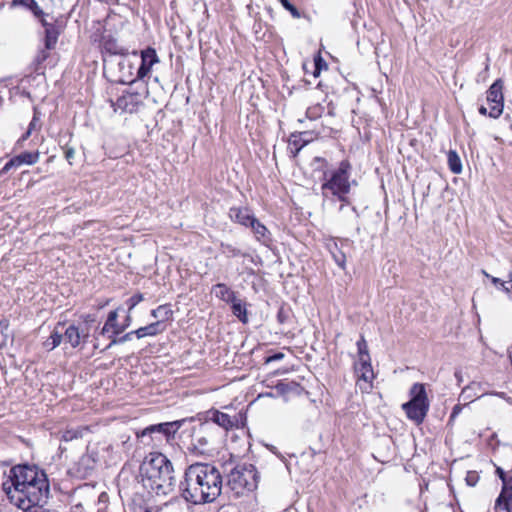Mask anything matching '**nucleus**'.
Masks as SVG:
<instances>
[{
	"label": "nucleus",
	"mask_w": 512,
	"mask_h": 512,
	"mask_svg": "<svg viewBox=\"0 0 512 512\" xmlns=\"http://www.w3.org/2000/svg\"><path fill=\"white\" fill-rule=\"evenodd\" d=\"M223 477L220 470L207 462H196L186 467L178 485L181 498L193 505L213 503L222 493Z\"/></svg>",
	"instance_id": "1"
},
{
	"label": "nucleus",
	"mask_w": 512,
	"mask_h": 512,
	"mask_svg": "<svg viewBox=\"0 0 512 512\" xmlns=\"http://www.w3.org/2000/svg\"><path fill=\"white\" fill-rule=\"evenodd\" d=\"M140 472L144 487L156 495H168L176 487L173 464L162 453L153 452L147 455Z\"/></svg>",
	"instance_id": "2"
},
{
	"label": "nucleus",
	"mask_w": 512,
	"mask_h": 512,
	"mask_svg": "<svg viewBox=\"0 0 512 512\" xmlns=\"http://www.w3.org/2000/svg\"><path fill=\"white\" fill-rule=\"evenodd\" d=\"M350 169L351 164L347 160L340 162L339 167L330 174L324 173V182L321 185V192L324 199L330 196L336 197L342 204L339 211H343L349 205L347 194L350 192Z\"/></svg>",
	"instance_id": "3"
},
{
	"label": "nucleus",
	"mask_w": 512,
	"mask_h": 512,
	"mask_svg": "<svg viewBox=\"0 0 512 512\" xmlns=\"http://www.w3.org/2000/svg\"><path fill=\"white\" fill-rule=\"evenodd\" d=\"M39 477L40 479L32 485L26 486L23 491L15 492V495L11 496V503L24 511L46 504L50 493L49 482L45 472L42 477Z\"/></svg>",
	"instance_id": "4"
},
{
	"label": "nucleus",
	"mask_w": 512,
	"mask_h": 512,
	"mask_svg": "<svg viewBox=\"0 0 512 512\" xmlns=\"http://www.w3.org/2000/svg\"><path fill=\"white\" fill-rule=\"evenodd\" d=\"M43 473L44 471L39 470L36 466L16 465L10 469L8 479L3 482V490L11 500V496H14L15 492L19 493L26 486L32 485L40 479L39 476H43Z\"/></svg>",
	"instance_id": "5"
},
{
	"label": "nucleus",
	"mask_w": 512,
	"mask_h": 512,
	"mask_svg": "<svg viewBox=\"0 0 512 512\" xmlns=\"http://www.w3.org/2000/svg\"><path fill=\"white\" fill-rule=\"evenodd\" d=\"M259 475L252 464L236 465L227 475V486L237 495L257 488Z\"/></svg>",
	"instance_id": "6"
},
{
	"label": "nucleus",
	"mask_w": 512,
	"mask_h": 512,
	"mask_svg": "<svg viewBox=\"0 0 512 512\" xmlns=\"http://www.w3.org/2000/svg\"><path fill=\"white\" fill-rule=\"evenodd\" d=\"M410 396L411 399L402 404V409L408 419L419 425L424 421L430 407L424 384L414 383L410 389Z\"/></svg>",
	"instance_id": "7"
},
{
	"label": "nucleus",
	"mask_w": 512,
	"mask_h": 512,
	"mask_svg": "<svg viewBox=\"0 0 512 512\" xmlns=\"http://www.w3.org/2000/svg\"><path fill=\"white\" fill-rule=\"evenodd\" d=\"M181 421L165 422L147 426L140 432H137V438L144 445L161 443L169 441L181 427Z\"/></svg>",
	"instance_id": "8"
},
{
	"label": "nucleus",
	"mask_w": 512,
	"mask_h": 512,
	"mask_svg": "<svg viewBox=\"0 0 512 512\" xmlns=\"http://www.w3.org/2000/svg\"><path fill=\"white\" fill-rule=\"evenodd\" d=\"M486 100L490 106L489 117L498 118L504 107L503 81L497 79L488 89Z\"/></svg>",
	"instance_id": "9"
},
{
	"label": "nucleus",
	"mask_w": 512,
	"mask_h": 512,
	"mask_svg": "<svg viewBox=\"0 0 512 512\" xmlns=\"http://www.w3.org/2000/svg\"><path fill=\"white\" fill-rule=\"evenodd\" d=\"M140 104V94L132 92H126L119 96L115 102H111V106L113 107L114 111H120L121 113L137 112Z\"/></svg>",
	"instance_id": "10"
},
{
	"label": "nucleus",
	"mask_w": 512,
	"mask_h": 512,
	"mask_svg": "<svg viewBox=\"0 0 512 512\" xmlns=\"http://www.w3.org/2000/svg\"><path fill=\"white\" fill-rule=\"evenodd\" d=\"M213 437L208 426H202L192 436V450L199 454H206L211 450Z\"/></svg>",
	"instance_id": "11"
},
{
	"label": "nucleus",
	"mask_w": 512,
	"mask_h": 512,
	"mask_svg": "<svg viewBox=\"0 0 512 512\" xmlns=\"http://www.w3.org/2000/svg\"><path fill=\"white\" fill-rule=\"evenodd\" d=\"M89 337L86 330L80 329L74 324L63 328V342L69 344L72 348L78 347L81 343H85Z\"/></svg>",
	"instance_id": "12"
},
{
	"label": "nucleus",
	"mask_w": 512,
	"mask_h": 512,
	"mask_svg": "<svg viewBox=\"0 0 512 512\" xmlns=\"http://www.w3.org/2000/svg\"><path fill=\"white\" fill-rule=\"evenodd\" d=\"M159 61L155 49L148 47L141 52V64L137 70L136 79L142 80L147 76L152 66Z\"/></svg>",
	"instance_id": "13"
},
{
	"label": "nucleus",
	"mask_w": 512,
	"mask_h": 512,
	"mask_svg": "<svg viewBox=\"0 0 512 512\" xmlns=\"http://www.w3.org/2000/svg\"><path fill=\"white\" fill-rule=\"evenodd\" d=\"M348 242H349L348 239H343V240H341V246H339V244L336 240L331 239L326 243V247L329 250V252L331 253L334 261L342 269L345 268V263H346V255L343 252L342 247L344 244H348Z\"/></svg>",
	"instance_id": "14"
},
{
	"label": "nucleus",
	"mask_w": 512,
	"mask_h": 512,
	"mask_svg": "<svg viewBox=\"0 0 512 512\" xmlns=\"http://www.w3.org/2000/svg\"><path fill=\"white\" fill-rule=\"evenodd\" d=\"M211 293L227 304H232L239 298L237 293L225 283H217L214 285L211 289Z\"/></svg>",
	"instance_id": "15"
},
{
	"label": "nucleus",
	"mask_w": 512,
	"mask_h": 512,
	"mask_svg": "<svg viewBox=\"0 0 512 512\" xmlns=\"http://www.w3.org/2000/svg\"><path fill=\"white\" fill-rule=\"evenodd\" d=\"M229 217L245 227H249L251 222L256 218L248 208L232 207L229 210Z\"/></svg>",
	"instance_id": "16"
},
{
	"label": "nucleus",
	"mask_w": 512,
	"mask_h": 512,
	"mask_svg": "<svg viewBox=\"0 0 512 512\" xmlns=\"http://www.w3.org/2000/svg\"><path fill=\"white\" fill-rule=\"evenodd\" d=\"M166 324H163L162 321H155L146 326L140 327L134 330L135 336L138 339L150 336L154 337L159 334H162L166 330Z\"/></svg>",
	"instance_id": "17"
},
{
	"label": "nucleus",
	"mask_w": 512,
	"mask_h": 512,
	"mask_svg": "<svg viewBox=\"0 0 512 512\" xmlns=\"http://www.w3.org/2000/svg\"><path fill=\"white\" fill-rule=\"evenodd\" d=\"M210 420L225 430H229L237 425L236 416H230L226 413L220 412L218 410H211L210 412Z\"/></svg>",
	"instance_id": "18"
},
{
	"label": "nucleus",
	"mask_w": 512,
	"mask_h": 512,
	"mask_svg": "<svg viewBox=\"0 0 512 512\" xmlns=\"http://www.w3.org/2000/svg\"><path fill=\"white\" fill-rule=\"evenodd\" d=\"M249 227L253 231L256 240L262 243L263 245L268 246L269 243L272 241L271 233L269 232L267 227L264 224H262L257 218H255L254 221L251 222V225Z\"/></svg>",
	"instance_id": "19"
},
{
	"label": "nucleus",
	"mask_w": 512,
	"mask_h": 512,
	"mask_svg": "<svg viewBox=\"0 0 512 512\" xmlns=\"http://www.w3.org/2000/svg\"><path fill=\"white\" fill-rule=\"evenodd\" d=\"M102 53H108L110 55H120L124 56L128 54V49L119 45L117 40L112 37H103L102 38Z\"/></svg>",
	"instance_id": "20"
},
{
	"label": "nucleus",
	"mask_w": 512,
	"mask_h": 512,
	"mask_svg": "<svg viewBox=\"0 0 512 512\" xmlns=\"http://www.w3.org/2000/svg\"><path fill=\"white\" fill-rule=\"evenodd\" d=\"M63 328L64 323H58L52 331L50 337L43 343V346L51 351L58 347L63 342Z\"/></svg>",
	"instance_id": "21"
},
{
	"label": "nucleus",
	"mask_w": 512,
	"mask_h": 512,
	"mask_svg": "<svg viewBox=\"0 0 512 512\" xmlns=\"http://www.w3.org/2000/svg\"><path fill=\"white\" fill-rule=\"evenodd\" d=\"M312 139V132L309 131L300 132L298 134H292L289 141L291 145L296 147L294 155L299 153V151L309 142H311Z\"/></svg>",
	"instance_id": "22"
},
{
	"label": "nucleus",
	"mask_w": 512,
	"mask_h": 512,
	"mask_svg": "<svg viewBox=\"0 0 512 512\" xmlns=\"http://www.w3.org/2000/svg\"><path fill=\"white\" fill-rule=\"evenodd\" d=\"M356 371L359 373V378L365 382H371L374 378L370 358L362 357V359H359V365L356 366Z\"/></svg>",
	"instance_id": "23"
},
{
	"label": "nucleus",
	"mask_w": 512,
	"mask_h": 512,
	"mask_svg": "<svg viewBox=\"0 0 512 512\" xmlns=\"http://www.w3.org/2000/svg\"><path fill=\"white\" fill-rule=\"evenodd\" d=\"M230 306L232 314L243 324H246L248 322L246 303L241 298H238L235 302L230 304Z\"/></svg>",
	"instance_id": "24"
},
{
	"label": "nucleus",
	"mask_w": 512,
	"mask_h": 512,
	"mask_svg": "<svg viewBox=\"0 0 512 512\" xmlns=\"http://www.w3.org/2000/svg\"><path fill=\"white\" fill-rule=\"evenodd\" d=\"M512 497V477L503 478V487L500 495L496 499V508H501L502 503Z\"/></svg>",
	"instance_id": "25"
},
{
	"label": "nucleus",
	"mask_w": 512,
	"mask_h": 512,
	"mask_svg": "<svg viewBox=\"0 0 512 512\" xmlns=\"http://www.w3.org/2000/svg\"><path fill=\"white\" fill-rule=\"evenodd\" d=\"M150 314L153 318L157 319V321H162V323L165 324L166 321L172 319L173 311L169 305L165 304L151 310Z\"/></svg>",
	"instance_id": "26"
},
{
	"label": "nucleus",
	"mask_w": 512,
	"mask_h": 512,
	"mask_svg": "<svg viewBox=\"0 0 512 512\" xmlns=\"http://www.w3.org/2000/svg\"><path fill=\"white\" fill-rule=\"evenodd\" d=\"M59 36V31L55 25L47 26L45 29V48L51 50L55 47Z\"/></svg>",
	"instance_id": "27"
},
{
	"label": "nucleus",
	"mask_w": 512,
	"mask_h": 512,
	"mask_svg": "<svg viewBox=\"0 0 512 512\" xmlns=\"http://www.w3.org/2000/svg\"><path fill=\"white\" fill-rule=\"evenodd\" d=\"M220 251L223 255H225L228 258H235V257H246L247 254L243 252L241 249L235 247L234 245L230 243H221L220 244Z\"/></svg>",
	"instance_id": "28"
},
{
	"label": "nucleus",
	"mask_w": 512,
	"mask_h": 512,
	"mask_svg": "<svg viewBox=\"0 0 512 512\" xmlns=\"http://www.w3.org/2000/svg\"><path fill=\"white\" fill-rule=\"evenodd\" d=\"M448 166L451 172L454 174H459L462 171V163L460 157L457 152L454 150H450L447 155Z\"/></svg>",
	"instance_id": "29"
},
{
	"label": "nucleus",
	"mask_w": 512,
	"mask_h": 512,
	"mask_svg": "<svg viewBox=\"0 0 512 512\" xmlns=\"http://www.w3.org/2000/svg\"><path fill=\"white\" fill-rule=\"evenodd\" d=\"M38 159V152H23L15 156V161L17 162L18 166H21L22 164L33 165L38 161Z\"/></svg>",
	"instance_id": "30"
},
{
	"label": "nucleus",
	"mask_w": 512,
	"mask_h": 512,
	"mask_svg": "<svg viewBox=\"0 0 512 512\" xmlns=\"http://www.w3.org/2000/svg\"><path fill=\"white\" fill-rule=\"evenodd\" d=\"M134 335H135L134 331H131V332L124 334L121 337H116V335H114L112 332L111 334L108 335V337L111 339V342L107 345V347L105 349H109L113 345L123 344L127 341H130Z\"/></svg>",
	"instance_id": "31"
},
{
	"label": "nucleus",
	"mask_w": 512,
	"mask_h": 512,
	"mask_svg": "<svg viewBox=\"0 0 512 512\" xmlns=\"http://www.w3.org/2000/svg\"><path fill=\"white\" fill-rule=\"evenodd\" d=\"M324 113V107L321 104H315L307 108L306 117L309 120H317Z\"/></svg>",
	"instance_id": "32"
},
{
	"label": "nucleus",
	"mask_w": 512,
	"mask_h": 512,
	"mask_svg": "<svg viewBox=\"0 0 512 512\" xmlns=\"http://www.w3.org/2000/svg\"><path fill=\"white\" fill-rule=\"evenodd\" d=\"M9 339V322L7 320L0 321V348L7 344Z\"/></svg>",
	"instance_id": "33"
},
{
	"label": "nucleus",
	"mask_w": 512,
	"mask_h": 512,
	"mask_svg": "<svg viewBox=\"0 0 512 512\" xmlns=\"http://www.w3.org/2000/svg\"><path fill=\"white\" fill-rule=\"evenodd\" d=\"M119 310H120V308H117V309H115L113 311H110L109 314H108L107 320H106V323H108V325H112L113 326V331H117L118 327L120 326L117 323V318H118Z\"/></svg>",
	"instance_id": "34"
},
{
	"label": "nucleus",
	"mask_w": 512,
	"mask_h": 512,
	"mask_svg": "<svg viewBox=\"0 0 512 512\" xmlns=\"http://www.w3.org/2000/svg\"><path fill=\"white\" fill-rule=\"evenodd\" d=\"M357 347H358L359 359H362V357L370 358V355L368 353L367 343L363 337H361V339L357 342Z\"/></svg>",
	"instance_id": "35"
},
{
	"label": "nucleus",
	"mask_w": 512,
	"mask_h": 512,
	"mask_svg": "<svg viewBox=\"0 0 512 512\" xmlns=\"http://www.w3.org/2000/svg\"><path fill=\"white\" fill-rule=\"evenodd\" d=\"M144 296L141 293L134 294L127 300L128 310L131 312L136 305L143 301Z\"/></svg>",
	"instance_id": "36"
},
{
	"label": "nucleus",
	"mask_w": 512,
	"mask_h": 512,
	"mask_svg": "<svg viewBox=\"0 0 512 512\" xmlns=\"http://www.w3.org/2000/svg\"><path fill=\"white\" fill-rule=\"evenodd\" d=\"M79 437H81V433L79 431L70 429L63 432L61 439L67 442Z\"/></svg>",
	"instance_id": "37"
},
{
	"label": "nucleus",
	"mask_w": 512,
	"mask_h": 512,
	"mask_svg": "<svg viewBox=\"0 0 512 512\" xmlns=\"http://www.w3.org/2000/svg\"><path fill=\"white\" fill-rule=\"evenodd\" d=\"M131 323H132V316H131V312L128 311L127 316L125 317L123 324H121L118 327L117 331H113V334L114 335H118V334L122 333L128 327H130Z\"/></svg>",
	"instance_id": "38"
},
{
	"label": "nucleus",
	"mask_w": 512,
	"mask_h": 512,
	"mask_svg": "<svg viewBox=\"0 0 512 512\" xmlns=\"http://www.w3.org/2000/svg\"><path fill=\"white\" fill-rule=\"evenodd\" d=\"M469 486H475L479 480V475L475 471H469L465 478Z\"/></svg>",
	"instance_id": "39"
},
{
	"label": "nucleus",
	"mask_w": 512,
	"mask_h": 512,
	"mask_svg": "<svg viewBox=\"0 0 512 512\" xmlns=\"http://www.w3.org/2000/svg\"><path fill=\"white\" fill-rule=\"evenodd\" d=\"M64 156L66 160L69 162V164H72V160L75 156V149L73 147H64Z\"/></svg>",
	"instance_id": "40"
},
{
	"label": "nucleus",
	"mask_w": 512,
	"mask_h": 512,
	"mask_svg": "<svg viewBox=\"0 0 512 512\" xmlns=\"http://www.w3.org/2000/svg\"><path fill=\"white\" fill-rule=\"evenodd\" d=\"M322 66H327L326 63L323 61V59L321 58V56L319 55L318 57L315 58V71H314V76L317 77L320 73V70L322 68Z\"/></svg>",
	"instance_id": "41"
},
{
	"label": "nucleus",
	"mask_w": 512,
	"mask_h": 512,
	"mask_svg": "<svg viewBox=\"0 0 512 512\" xmlns=\"http://www.w3.org/2000/svg\"><path fill=\"white\" fill-rule=\"evenodd\" d=\"M49 50H47L46 48L40 50V52L37 54L36 58H35V61L37 62V64H41L43 63L49 56V53H48Z\"/></svg>",
	"instance_id": "42"
},
{
	"label": "nucleus",
	"mask_w": 512,
	"mask_h": 512,
	"mask_svg": "<svg viewBox=\"0 0 512 512\" xmlns=\"http://www.w3.org/2000/svg\"><path fill=\"white\" fill-rule=\"evenodd\" d=\"M284 8L291 13L293 18L298 19L301 17L299 10L293 4L290 3Z\"/></svg>",
	"instance_id": "43"
},
{
	"label": "nucleus",
	"mask_w": 512,
	"mask_h": 512,
	"mask_svg": "<svg viewBox=\"0 0 512 512\" xmlns=\"http://www.w3.org/2000/svg\"><path fill=\"white\" fill-rule=\"evenodd\" d=\"M483 272V275L487 278H489L491 280V282L495 285V286H501V287H504V281H502L500 278H497V277H493L491 276L490 274H488L486 271H482Z\"/></svg>",
	"instance_id": "44"
},
{
	"label": "nucleus",
	"mask_w": 512,
	"mask_h": 512,
	"mask_svg": "<svg viewBox=\"0 0 512 512\" xmlns=\"http://www.w3.org/2000/svg\"><path fill=\"white\" fill-rule=\"evenodd\" d=\"M15 167H19L17 162L15 161V157L12 158L11 160H9L5 165L4 167L2 168L1 170V173H6L8 172L10 169L12 168H15Z\"/></svg>",
	"instance_id": "45"
},
{
	"label": "nucleus",
	"mask_w": 512,
	"mask_h": 512,
	"mask_svg": "<svg viewBox=\"0 0 512 512\" xmlns=\"http://www.w3.org/2000/svg\"><path fill=\"white\" fill-rule=\"evenodd\" d=\"M488 72H489V64L486 63L485 68L483 71H481L477 76V82H484L488 78Z\"/></svg>",
	"instance_id": "46"
},
{
	"label": "nucleus",
	"mask_w": 512,
	"mask_h": 512,
	"mask_svg": "<svg viewBox=\"0 0 512 512\" xmlns=\"http://www.w3.org/2000/svg\"><path fill=\"white\" fill-rule=\"evenodd\" d=\"M34 111H35L34 116H33L32 120L29 124V127H28V130H30V131L35 130L36 127L39 126V118L36 113L37 109L35 108Z\"/></svg>",
	"instance_id": "47"
},
{
	"label": "nucleus",
	"mask_w": 512,
	"mask_h": 512,
	"mask_svg": "<svg viewBox=\"0 0 512 512\" xmlns=\"http://www.w3.org/2000/svg\"><path fill=\"white\" fill-rule=\"evenodd\" d=\"M284 358V354L281 353V352H278V353H275L269 357L266 358V363H270V362H274V361H279V360H282Z\"/></svg>",
	"instance_id": "48"
},
{
	"label": "nucleus",
	"mask_w": 512,
	"mask_h": 512,
	"mask_svg": "<svg viewBox=\"0 0 512 512\" xmlns=\"http://www.w3.org/2000/svg\"><path fill=\"white\" fill-rule=\"evenodd\" d=\"M505 292L509 293L512 291V273H509V279L504 282V287H501Z\"/></svg>",
	"instance_id": "49"
},
{
	"label": "nucleus",
	"mask_w": 512,
	"mask_h": 512,
	"mask_svg": "<svg viewBox=\"0 0 512 512\" xmlns=\"http://www.w3.org/2000/svg\"><path fill=\"white\" fill-rule=\"evenodd\" d=\"M461 410H462V407L460 405L454 406L452 413L450 415V418H449V422H452L457 417V415L461 412Z\"/></svg>",
	"instance_id": "50"
},
{
	"label": "nucleus",
	"mask_w": 512,
	"mask_h": 512,
	"mask_svg": "<svg viewBox=\"0 0 512 512\" xmlns=\"http://www.w3.org/2000/svg\"><path fill=\"white\" fill-rule=\"evenodd\" d=\"M31 10L33 11L34 15L37 17L43 16V11L40 9V7L37 5L36 2H34L30 6Z\"/></svg>",
	"instance_id": "51"
},
{
	"label": "nucleus",
	"mask_w": 512,
	"mask_h": 512,
	"mask_svg": "<svg viewBox=\"0 0 512 512\" xmlns=\"http://www.w3.org/2000/svg\"><path fill=\"white\" fill-rule=\"evenodd\" d=\"M500 509L506 510L507 512H512V496L502 503V507Z\"/></svg>",
	"instance_id": "52"
},
{
	"label": "nucleus",
	"mask_w": 512,
	"mask_h": 512,
	"mask_svg": "<svg viewBox=\"0 0 512 512\" xmlns=\"http://www.w3.org/2000/svg\"><path fill=\"white\" fill-rule=\"evenodd\" d=\"M113 330V326L112 325H108V323L105 322L104 326L102 327L101 331H100V334L101 335H107L109 334L110 330Z\"/></svg>",
	"instance_id": "53"
},
{
	"label": "nucleus",
	"mask_w": 512,
	"mask_h": 512,
	"mask_svg": "<svg viewBox=\"0 0 512 512\" xmlns=\"http://www.w3.org/2000/svg\"><path fill=\"white\" fill-rule=\"evenodd\" d=\"M35 1L34 0H14V4H22L24 6L30 7Z\"/></svg>",
	"instance_id": "54"
},
{
	"label": "nucleus",
	"mask_w": 512,
	"mask_h": 512,
	"mask_svg": "<svg viewBox=\"0 0 512 512\" xmlns=\"http://www.w3.org/2000/svg\"><path fill=\"white\" fill-rule=\"evenodd\" d=\"M479 113H480L481 115H484V116H486V115H488V116H489L488 108H487V107H485L484 105H481V106H480V108H479Z\"/></svg>",
	"instance_id": "55"
},
{
	"label": "nucleus",
	"mask_w": 512,
	"mask_h": 512,
	"mask_svg": "<svg viewBox=\"0 0 512 512\" xmlns=\"http://www.w3.org/2000/svg\"><path fill=\"white\" fill-rule=\"evenodd\" d=\"M41 23L44 26L45 29H47V26H53L54 24L48 23L45 18H41Z\"/></svg>",
	"instance_id": "56"
},
{
	"label": "nucleus",
	"mask_w": 512,
	"mask_h": 512,
	"mask_svg": "<svg viewBox=\"0 0 512 512\" xmlns=\"http://www.w3.org/2000/svg\"><path fill=\"white\" fill-rule=\"evenodd\" d=\"M497 472L499 474V477L500 479L503 481V478H507V476L505 475L504 471L500 468L497 469Z\"/></svg>",
	"instance_id": "57"
},
{
	"label": "nucleus",
	"mask_w": 512,
	"mask_h": 512,
	"mask_svg": "<svg viewBox=\"0 0 512 512\" xmlns=\"http://www.w3.org/2000/svg\"><path fill=\"white\" fill-rule=\"evenodd\" d=\"M32 131L28 130L26 131V133L22 136V140H26L29 138V136L31 135Z\"/></svg>",
	"instance_id": "58"
},
{
	"label": "nucleus",
	"mask_w": 512,
	"mask_h": 512,
	"mask_svg": "<svg viewBox=\"0 0 512 512\" xmlns=\"http://www.w3.org/2000/svg\"><path fill=\"white\" fill-rule=\"evenodd\" d=\"M283 7L287 6L288 4H290L289 0H278Z\"/></svg>",
	"instance_id": "59"
},
{
	"label": "nucleus",
	"mask_w": 512,
	"mask_h": 512,
	"mask_svg": "<svg viewBox=\"0 0 512 512\" xmlns=\"http://www.w3.org/2000/svg\"><path fill=\"white\" fill-rule=\"evenodd\" d=\"M351 209H352V211L356 214V217H358V216H359V214H358V212H357L356 208L353 206Z\"/></svg>",
	"instance_id": "60"
},
{
	"label": "nucleus",
	"mask_w": 512,
	"mask_h": 512,
	"mask_svg": "<svg viewBox=\"0 0 512 512\" xmlns=\"http://www.w3.org/2000/svg\"><path fill=\"white\" fill-rule=\"evenodd\" d=\"M146 512H152V509L151 508L146 509Z\"/></svg>",
	"instance_id": "61"
},
{
	"label": "nucleus",
	"mask_w": 512,
	"mask_h": 512,
	"mask_svg": "<svg viewBox=\"0 0 512 512\" xmlns=\"http://www.w3.org/2000/svg\"><path fill=\"white\" fill-rule=\"evenodd\" d=\"M278 318L281 320L283 319V316H281L280 314L278 315Z\"/></svg>",
	"instance_id": "62"
},
{
	"label": "nucleus",
	"mask_w": 512,
	"mask_h": 512,
	"mask_svg": "<svg viewBox=\"0 0 512 512\" xmlns=\"http://www.w3.org/2000/svg\"><path fill=\"white\" fill-rule=\"evenodd\" d=\"M278 318L281 320L283 319V316H281L280 314L278 315Z\"/></svg>",
	"instance_id": "63"
}]
</instances>
